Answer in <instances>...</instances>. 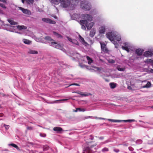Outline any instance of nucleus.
<instances>
[{
    "label": "nucleus",
    "mask_w": 153,
    "mask_h": 153,
    "mask_svg": "<svg viewBox=\"0 0 153 153\" xmlns=\"http://www.w3.org/2000/svg\"><path fill=\"white\" fill-rule=\"evenodd\" d=\"M85 68V70L89 71L90 72H95L97 73L100 74L102 72L111 73L114 71L116 70L120 71H123L127 74H129V72H127L128 70L138 69L141 68H113L109 69L108 68ZM143 68V71L147 72L148 74H153V69L150 68Z\"/></svg>",
    "instance_id": "nucleus-1"
},
{
    "label": "nucleus",
    "mask_w": 153,
    "mask_h": 153,
    "mask_svg": "<svg viewBox=\"0 0 153 153\" xmlns=\"http://www.w3.org/2000/svg\"><path fill=\"white\" fill-rule=\"evenodd\" d=\"M106 36L107 37L114 45L115 48H117L119 45L117 41L119 42L121 40L120 35L117 32L112 31L107 33Z\"/></svg>",
    "instance_id": "nucleus-2"
},
{
    "label": "nucleus",
    "mask_w": 153,
    "mask_h": 153,
    "mask_svg": "<svg viewBox=\"0 0 153 153\" xmlns=\"http://www.w3.org/2000/svg\"><path fill=\"white\" fill-rule=\"evenodd\" d=\"M78 1L79 0H62L61 6L63 8H68L69 10H73Z\"/></svg>",
    "instance_id": "nucleus-3"
},
{
    "label": "nucleus",
    "mask_w": 153,
    "mask_h": 153,
    "mask_svg": "<svg viewBox=\"0 0 153 153\" xmlns=\"http://www.w3.org/2000/svg\"><path fill=\"white\" fill-rule=\"evenodd\" d=\"M142 81L139 79H137L134 77H131L128 81L126 82L127 84V88L131 90L134 91L135 89V88L136 86H135V83H140L142 82Z\"/></svg>",
    "instance_id": "nucleus-4"
},
{
    "label": "nucleus",
    "mask_w": 153,
    "mask_h": 153,
    "mask_svg": "<svg viewBox=\"0 0 153 153\" xmlns=\"http://www.w3.org/2000/svg\"><path fill=\"white\" fill-rule=\"evenodd\" d=\"M81 8L85 11H89L91 8V5L90 3L87 1H83L80 3Z\"/></svg>",
    "instance_id": "nucleus-5"
},
{
    "label": "nucleus",
    "mask_w": 153,
    "mask_h": 153,
    "mask_svg": "<svg viewBox=\"0 0 153 153\" xmlns=\"http://www.w3.org/2000/svg\"><path fill=\"white\" fill-rule=\"evenodd\" d=\"M72 93H76L79 94V95L75 96L78 97H87L89 96H93V94L90 93L82 92L79 90L75 91Z\"/></svg>",
    "instance_id": "nucleus-6"
},
{
    "label": "nucleus",
    "mask_w": 153,
    "mask_h": 153,
    "mask_svg": "<svg viewBox=\"0 0 153 153\" xmlns=\"http://www.w3.org/2000/svg\"><path fill=\"white\" fill-rule=\"evenodd\" d=\"M62 72V70L61 68H55V69L51 72V74L52 75L55 76L56 74L59 76H61ZM50 73H51V72H50L49 74H50Z\"/></svg>",
    "instance_id": "nucleus-7"
},
{
    "label": "nucleus",
    "mask_w": 153,
    "mask_h": 153,
    "mask_svg": "<svg viewBox=\"0 0 153 153\" xmlns=\"http://www.w3.org/2000/svg\"><path fill=\"white\" fill-rule=\"evenodd\" d=\"M34 68V69L33 70V72L32 73V75H35L36 74H40L42 75L44 73H45L44 70H43L42 69L40 68L39 69H37L36 68Z\"/></svg>",
    "instance_id": "nucleus-8"
},
{
    "label": "nucleus",
    "mask_w": 153,
    "mask_h": 153,
    "mask_svg": "<svg viewBox=\"0 0 153 153\" xmlns=\"http://www.w3.org/2000/svg\"><path fill=\"white\" fill-rule=\"evenodd\" d=\"M100 44L101 45V48L102 51L105 53H108L110 51L106 47V45L103 42H100Z\"/></svg>",
    "instance_id": "nucleus-9"
},
{
    "label": "nucleus",
    "mask_w": 153,
    "mask_h": 153,
    "mask_svg": "<svg viewBox=\"0 0 153 153\" xmlns=\"http://www.w3.org/2000/svg\"><path fill=\"white\" fill-rule=\"evenodd\" d=\"M95 72L97 74V73L95 72ZM103 72H102V73H100V74H101V76L102 78L103 79H104L107 82H109L110 81V79L107 78H106V77H109L110 76V73H109V74H103ZM105 73V72H104ZM97 74H98L97 73Z\"/></svg>",
    "instance_id": "nucleus-10"
},
{
    "label": "nucleus",
    "mask_w": 153,
    "mask_h": 153,
    "mask_svg": "<svg viewBox=\"0 0 153 153\" xmlns=\"http://www.w3.org/2000/svg\"><path fill=\"white\" fill-rule=\"evenodd\" d=\"M82 16L83 19H85L89 21H91L93 20V17L91 16L89 14H82Z\"/></svg>",
    "instance_id": "nucleus-11"
},
{
    "label": "nucleus",
    "mask_w": 153,
    "mask_h": 153,
    "mask_svg": "<svg viewBox=\"0 0 153 153\" xmlns=\"http://www.w3.org/2000/svg\"><path fill=\"white\" fill-rule=\"evenodd\" d=\"M53 130L57 133H62L64 131L63 129L59 126L54 127L53 128Z\"/></svg>",
    "instance_id": "nucleus-12"
},
{
    "label": "nucleus",
    "mask_w": 153,
    "mask_h": 153,
    "mask_svg": "<svg viewBox=\"0 0 153 153\" xmlns=\"http://www.w3.org/2000/svg\"><path fill=\"white\" fill-rule=\"evenodd\" d=\"M124 46H122V49L128 52H129V49L128 47H130V45L128 42H125L123 43Z\"/></svg>",
    "instance_id": "nucleus-13"
},
{
    "label": "nucleus",
    "mask_w": 153,
    "mask_h": 153,
    "mask_svg": "<svg viewBox=\"0 0 153 153\" xmlns=\"http://www.w3.org/2000/svg\"><path fill=\"white\" fill-rule=\"evenodd\" d=\"M42 20L44 22L46 23H49L50 24H54L56 23L55 21H53L50 19L48 18H42Z\"/></svg>",
    "instance_id": "nucleus-14"
},
{
    "label": "nucleus",
    "mask_w": 153,
    "mask_h": 153,
    "mask_svg": "<svg viewBox=\"0 0 153 153\" xmlns=\"http://www.w3.org/2000/svg\"><path fill=\"white\" fill-rule=\"evenodd\" d=\"M7 26H10V25H7ZM11 28H17L19 30H21L23 29H26L27 28V27L26 26H25L24 25L22 26H20V25H16V26H10Z\"/></svg>",
    "instance_id": "nucleus-15"
},
{
    "label": "nucleus",
    "mask_w": 153,
    "mask_h": 153,
    "mask_svg": "<svg viewBox=\"0 0 153 153\" xmlns=\"http://www.w3.org/2000/svg\"><path fill=\"white\" fill-rule=\"evenodd\" d=\"M153 54L152 51H145L144 54V56L146 57H151Z\"/></svg>",
    "instance_id": "nucleus-16"
},
{
    "label": "nucleus",
    "mask_w": 153,
    "mask_h": 153,
    "mask_svg": "<svg viewBox=\"0 0 153 153\" xmlns=\"http://www.w3.org/2000/svg\"><path fill=\"white\" fill-rule=\"evenodd\" d=\"M144 51V50L143 49L138 48L135 51V53L137 54V56H141Z\"/></svg>",
    "instance_id": "nucleus-17"
},
{
    "label": "nucleus",
    "mask_w": 153,
    "mask_h": 153,
    "mask_svg": "<svg viewBox=\"0 0 153 153\" xmlns=\"http://www.w3.org/2000/svg\"><path fill=\"white\" fill-rule=\"evenodd\" d=\"M18 7L19 8V9L21 10L24 13L28 15L30 14V12L29 10H28L27 9H25L22 7Z\"/></svg>",
    "instance_id": "nucleus-18"
},
{
    "label": "nucleus",
    "mask_w": 153,
    "mask_h": 153,
    "mask_svg": "<svg viewBox=\"0 0 153 153\" xmlns=\"http://www.w3.org/2000/svg\"><path fill=\"white\" fill-rule=\"evenodd\" d=\"M86 110V109L84 108H76L75 110L73 109V111L74 112H77L78 111L79 112H84Z\"/></svg>",
    "instance_id": "nucleus-19"
},
{
    "label": "nucleus",
    "mask_w": 153,
    "mask_h": 153,
    "mask_svg": "<svg viewBox=\"0 0 153 153\" xmlns=\"http://www.w3.org/2000/svg\"><path fill=\"white\" fill-rule=\"evenodd\" d=\"M117 84L114 82H111L109 83L110 88L112 89L115 88L117 86Z\"/></svg>",
    "instance_id": "nucleus-20"
},
{
    "label": "nucleus",
    "mask_w": 153,
    "mask_h": 153,
    "mask_svg": "<svg viewBox=\"0 0 153 153\" xmlns=\"http://www.w3.org/2000/svg\"><path fill=\"white\" fill-rule=\"evenodd\" d=\"M8 146L10 147L11 146L16 148L18 150H20L19 147L16 144L13 143H11L8 144Z\"/></svg>",
    "instance_id": "nucleus-21"
},
{
    "label": "nucleus",
    "mask_w": 153,
    "mask_h": 153,
    "mask_svg": "<svg viewBox=\"0 0 153 153\" xmlns=\"http://www.w3.org/2000/svg\"><path fill=\"white\" fill-rule=\"evenodd\" d=\"M105 30V26H102L99 28V31L100 34L104 33Z\"/></svg>",
    "instance_id": "nucleus-22"
},
{
    "label": "nucleus",
    "mask_w": 153,
    "mask_h": 153,
    "mask_svg": "<svg viewBox=\"0 0 153 153\" xmlns=\"http://www.w3.org/2000/svg\"><path fill=\"white\" fill-rule=\"evenodd\" d=\"M94 22H91L89 24L86 25H85L86 26L88 30H90L92 28L93 26L94 25Z\"/></svg>",
    "instance_id": "nucleus-23"
},
{
    "label": "nucleus",
    "mask_w": 153,
    "mask_h": 153,
    "mask_svg": "<svg viewBox=\"0 0 153 153\" xmlns=\"http://www.w3.org/2000/svg\"><path fill=\"white\" fill-rule=\"evenodd\" d=\"M55 48L62 50L63 51H65V50L63 48V46L60 44H57L56 45Z\"/></svg>",
    "instance_id": "nucleus-24"
},
{
    "label": "nucleus",
    "mask_w": 153,
    "mask_h": 153,
    "mask_svg": "<svg viewBox=\"0 0 153 153\" xmlns=\"http://www.w3.org/2000/svg\"><path fill=\"white\" fill-rule=\"evenodd\" d=\"M61 1L62 0H51V2L54 4L57 5L60 3H61Z\"/></svg>",
    "instance_id": "nucleus-25"
},
{
    "label": "nucleus",
    "mask_w": 153,
    "mask_h": 153,
    "mask_svg": "<svg viewBox=\"0 0 153 153\" xmlns=\"http://www.w3.org/2000/svg\"><path fill=\"white\" fill-rule=\"evenodd\" d=\"M79 39L80 41L84 45H86L87 44V43L86 42L84 38H82L80 35H79Z\"/></svg>",
    "instance_id": "nucleus-26"
},
{
    "label": "nucleus",
    "mask_w": 153,
    "mask_h": 153,
    "mask_svg": "<svg viewBox=\"0 0 153 153\" xmlns=\"http://www.w3.org/2000/svg\"><path fill=\"white\" fill-rule=\"evenodd\" d=\"M145 62H147L148 64H150L153 67V60L151 59H147L144 61Z\"/></svg>",
    "instance_id": "nucleus-27"
},
{
    "label": "nucleus",
    "mask_w": 153,
    "mask_h": 153,
    "mask_svg": "<svg viewBox=\"0 0 153 153\" xmlns=\"http://www.w3.org/2000/svg\"><path fill=\"white\" fill-rule=\"evenodd\" d=\"M87 60L88 61V64L90 65L93 62V60L92 59L88 56H86Z\"/></svg>",
    "instance_id": "nucleus-28"
},
{
    "label": "nucleus",
    "mask_w": 153,
    "mask_h": 153,
    "mask_svg": "<svg viewBox=\"0 0 153 153\" xmlns=\"http://www.w3.org/2000/svg\"><path fill=\"white\" fill-rule=\"evenodd\" d=\"M98 13L97 10L95 9H92L90 12V13L93 16L97 14Z\"/></svg>",
    "instance_id": "nucleus-29"
},
{
    "label": "nucleus",
    "mask_w": 153,
    "mask_h": 153,
    "mask_svg": "<svg viewBox=\"0 0 153 153\" xmlns=\"http://www.w3.org/2000/svg\"><path fill=\"white\" fill-rule=\"evenodd\" d=\"M77 120L79 121H81L82 120H85V116H78L77 118Z\"/></svg>",
    "instance_id": "nucleus-30"
},
{
    "label": "nucleus",
    "mask_w": 153,
    "mask_h": 153,
    "mask_svg": "<svg viewBox=\"0 0 153 153\" xmlns=\"http://www.w3.org/2000/svg\"><path fill=\"white\" fill-rule=\"evenodd\" d=\"M1 126L2 127H4L6 130H8L10 127L9 125H7L5 123H2L1 124Z\"/></svg>",
    "instance_id": "nucleus-31"
},
{
    "label": "nucleus",
    "mask_w": 153,
    "mask_h": 153,
    "mask_svg": "<svg viewBox=\"0 0 153 153\" xmlns=\"http://www.w3.org/2000/svg\"><path fill=\"white\" fill-rule=\"evenodd\" d=\"M88 23V21L86 20H81L79 22V23L81 25H86Z\"/></svg>",
    "instance_id": "nucleus-32"
},
{
    "label": "nucleus",
    "mask_w": 153,
    "mask_h": 153,
    "mask_svg": "<svg viewBox=\"0 0 153 153\" xmlns=\"http://www.w3.org/2000/svg\"><path fill=\"white\" fill-rule=\"evenodd\" d=\"M7 21L10 24V25H17L18 24V23L17 22L14 21L12 20L8 19L7 20Z\"/></svg>",
    "instance_id": "nucleus-33"
},
{
    "label": "nucleus",
    "mask_w": 153,
    "mask_h": 153,
    "mask_svg": "<svg viewBox=\"0 0 153 153\" xmlns=\"http://www.w3.org/2000/svg\"><path fill=\"white\" fill-rule=\"evenodd\" d=\"M108 120L114 123H120V120H115L111 119H108Z\"/></svg>",
    "instance_id": "nucleus-34"
},
{
    "label": "nucleus",
    "mask_w": 153,
    "mask_h": 153,
    "mask_svg": "<svg viewBox=\"0 0 153 153\" xmlns=\"http://www.w3.org/2000/svg\"><path fill=\"white\" fill-rule=\"evenodd\" d=\"M28 53L30 54H38V52L37 51H36L32 50H30L28 52Z\"/></svg>",
    "instance_id": "nucleus-35"
},
{
    "label": "nucleus",
    "mask_w": 153,
    "mask_h": 153,
    "mask_svg": "<svg viewBox=\"0 0 153 153\" xmlns=\"http://www.w3.org/2000/svg\"><path fill=\"white\" fill-rule=\"evenodd\" d=\"M49 148V146L47 145H43L42 147L43 150L44 151H47L48 150Z\"/></svg>",
    "instance_id": "nucleus-36"
},
{
    "label": "nucleus",
    "mask_w": 153,
    "mask_h": 153,
    "mask_svg": "<svg viewBox=\"0 0 153 153\" xmlns=\"http://www.w3.org/2000/svg\"><path fill=\"white\" fill-rule=\"evenodd\" d=\"M53 34L57 38H62V36L60 34H59L58 33H57L55 31L53 32Z\"/></svg>",
    "instance_id": "nucleus-37"
},
{
    "label": "nucleus",
    "mask_w": 153,
    "mask_h": 153,
    "mask_svg": "<svg viewBox=\"0 0 153 153\" xmlns=\"http://www.w3.org/2000/svg\"><path fill=\"white\" fill-rule=\"evenodd\" d=\"M44 39L46 40H48L49 41L51 42L52 41H54V40L52 39L51 37L49 36H46L45 37Z\"/></svg>",
    "instance_id": "nucleus-38"
},
{
    "label": "nucleus",
    "mask_w": 153,
    "mask_h": 153,
    "mask_svg": "<svg viewBox=\"0 0 153 153\" xmlns=\"http://www.w3.org/2000/svg\"><path fill=\"white\" fill-rule=\"evenodd\" d=\"M23 41L24 43L27 44H30L31 43V41L26 39H23Z\"/></svg>",
    "instance_id": "nucleus-39"
},
{
    "label": "nucleus",
    "mask_w": 153,
    "mask_h": 153,
    "mask_svg": "<svg viewBox=\"0 0 153 153\" xmlns=\"http://www.w3.org/2000/svg\"><path fill=\"white\" fill-rule=\"evenodd\" d=\"M147 88H149L151 87L152 84L150 82L147 81V83L145 84Z\"/></svg>",
    "instance_id": "nucleus-40"
},
{
    "label": "nucleus",
    "mask_w": 153,
    "mask_h": 153,
    "mask_svg": "<svg viewBox=\"0 0 153 153\" xmlns=\"http://www.w3.org/2000/svg\"><path fill=\"white\" fill-rule=\"evenodd\" d=\"M72 79L73 80H76V79H79L81 80H84L85 81H86V80H87V79H85V78H83L81 77H77V78H73Z\"/></svg>",
    "instance_id": "nucleus-41"
},
{
    "label": "nucleus",
    "mask_w": 153,
    "mask_h": 153,
    "mask_svg": "<svg viewBox=\"0 0 153 153\" xmlns=\"http://www.w3.org/2000/svg\"><path fill=\"white\" fill-rule=\"evenodd\" d=\"M39 136L42 137H45L47 136L46 134L44 133H39Z\"/></svg>",
    "instance_id": "nucleus-42"
},
{
    "label": "nucleus",
    "mask_w": 153,
    "mask_h": 153,
    "mask_svg": "<svg viewBox=\"0 0 153 153\" xmlns=\"http://www.w3.org/2000/svg\"><path fill=\"white\" fill-rule=\"evenodd\" d=\"M57 44V42H51V43L50 44V45L55 48L56 45Z\"/></svg>",
    "instance_id": "nucleus-43"
},
{
    "label": "nucleus",
    "mask_w": 153,
    "mask_h": 153,
    "mask_svg": "<svg viewBox=\"0 0 153 153\" xmlns=\"http://www.w3.org/2000/svg\"><path fill=\"white\" fill-rule=\"evenodd\" d=\"M95 119L98 120H108V119H106L104 118L101 117H95Z\"/></svg>",
    "instance_id": "nucleus-44"
},
{
    "label": "nucleus",
    "mask_w": 153,
    "mask_h": 153,
    "mask_svg": "<svg viewBox=\"0 0 153 153\" xmlns=\"http://www.w3.org/2000/svg\"><path fill=\"white\" fill-rule=\"evenodd\" d=\"M95 34V32L93 30H91L90 33V36L91 37H93Z\"/></svg>",
    "instance_id": "nucleus-45"
},
{
    "label": "nucleus",
    "mask_w": 153,
    "mask_h": 153,
    "mask_svg": "<svg viewBox=\"0 0 153 153\" xmlns=\"http://www.w3.org/2000/svg\"><path fill=\"white\" fill-rule=\"evenodd\" d=\"M127 123H131L133 122H137V121L134 119H127Z\"/></svg>",
    "instance_id": "nucleus-46"
},
{
    "label": "nucleus",
    "mask_w": 153,
    "mask_h": 153,
    "mask_svg": "<svg viewBox=\"0 0 153 153\" xmlns=\"http://www.w3.org/2000/svg\"><path fill=\"white\" fill-rule=\"evenodd\" d=\"M143 142V141L141 139H138L135 142L136 144H141Z\"/></svg>",
    "instance_id": "nucleus-47"
},
{
    "label": "nucleus",
    "mask_w": 153,
    "mask_h": 153,
    "mask_svg": "<svg viewBox=\"0 0 153 153\" xmlns=\"http://www.w3.org/2000/svg\"><path fill=\"white\" fill-rule=\"evenodd\" d=\"M109 151V149L107 147H104L102 150V151L103 152H106Z\"/></svg>",
    "instance_id": "nucleus-48"
},
{
    "label": "nucleus",
    "mask_w": 153,
    "mask_h": 153,
    "mask_svg": "<svg viewBox=\"0 0 153 153\" xmlns=\"http://www.w3.org/2000/svg\"><path fill=\"white\" fill-rule=\"evenodd\" d=\"M107 60L109 63H114L115 62V61L112 59H107Z\"/></svg>",
    "instance_id": "nucleus-49"
},
{
    "label": "nucleus",
    "mask_w": 153,
    "mask_h": 153,
    "mask_svg": "<svg viewBox=\"0 0 153 153\" xmlns=\"http://www.w3.org/2000/svg\"><path fill=\"white\" fill-rule=\"evenodd\" d=\"M112 78H115L119 77V75L115 74H113L111 75Z\"/></svg>",
    "instance_id": "nucleus-50"
},
{
    "label": "nucleus",
    "mask_w": 153,
    "mask_h": 153,
    "mask_svg": "<svg viewBox=\"0 0 153 153\" xmlns=\"http://www.w3.org/2000/svg\"><path fill=\"white\" fill-rule=\"evenodd\" d=\"M26 1L29 4H33L34 2L33 0H26Z\"/></svg>",
    "instance_id": "nucleus-51"
},
{
    "label": "nucleus",
    "mask_w": 153,
    "mask_h": 153,
    "mask_svg": "<svg viewBox=\"0 0 153 153\" xmlns=\"http://www.w3.org/2000/svg\"><path fill=\"white\" fill-rule=\"evenodd\" d=\"M95 117H93L91 116H85V120L88 119H94L95 118Z\"/></svg>",
    "instance_id": "nucleus-52"
},
{
    "label": "nucleus",
    "mask_w": 153,
    "mask_h": 153,
    "mask_svg": "<svg viewBox=\"0 0 153 153\" xmlns=\"http://www.w3.org/2000/svg\"><path fill=\"white\" fill-rule=\"evenodd\" d=\"M147 144L149 145L153 144V140H151L148 141Z\"/></svg>",
    "instance_id": "nucleus-53"
},
{
    "label": "nucleus",
    "mask_w": 153,
    "mask_h": 153,
    "mask_svg": "<svg viewBox=\"0 0 153 153\" xmlns=\"http://www.w3.org/2000/svg\"><path fill=\"white\" fill-rule=\"evenodd\" d=\"M87 100H82L80 101L79 103L82 104H86L87 103Z\"/></svg>",
    "instance_id": "nucleus-54"
},
{
    "label": "nucleus",
    "mask_w": 153,
    "mask_h": 153,
    "mask_svg": "<svg viewBox=\"0 0 153 153\" xmlns=\"http://www.w3.org/2000/svg\"><path fill=\"white\" fill-rule=\"evenodd\" d=\"M0 6L3 8L6 9V7L3 4L0 3Z\"/></svg>",
    "instance_id": "nucleus-55"
},
{
    "label": "nucleus",
    "mask_w": 153,
    "mask_h": 153,
    "mask_svg": "<svg viewBox=\"0 0 153 153\" xmlns=\"http://www.w3.org/2000/svg\"><path fill=\"white\" fill-rule=\"evenodd\" d=\"M71 85H75V86H80V85L79 84L76 83H73L71 84Z\"/></svg>",
    "instance_id": "nucleus-56"
},
{
    "label": "nucleus",
    "mask_w": 153,
    "mask_h": 153,
    "mask_svg": "<svg viewBox=\"0 0 153 153\" xmlns=\"http://www.w3.org/2000/svg\"><path fill=\"white\" fill-rule=\"evenodd\" d=\"M113 151L114 152L116 153H118L120 152V150L118 149H116V148L114 149H113Z\"/></svg>",
    "instance_id": "nucleus-57"
},
{
    "label": "nucleus",
    "mask_w": 153,
    "mask_h": 153,
    "mask_svg": "<svg viewBox=\"0 0 153 153\" xmlns=\"http://www.w3.org/2000/svg\"><path fill=\"white\" fill-rule=\"evenodd\" d=\"M128 149L131 152L133 151L134 149V148L131 146L129 147L128 148Z\"/></svg>",
    "instance_id": "nucleus-58"
},
{
    "label": "nucleus",
    "mask_w": 153,
    "mask_h": 153,
    "mask_svg": "<svg viewBox=\"0 0 153 153\" xmlns=\"http://www.w3.org/2000/svg\"><path fill=\"white\" fill-rule=\"evenodd\" d=\"M67 38L69 41L73 43V42L72 41V39L71 38H70L68 36H67Z\"/></svg>",
    "instance_id": "nucleus-59"
},
{
    "label": "nucleus",
    "mask_w": 153,
    "mask_h": 153,
    "mask_svg": "<svg viewBox=\"0 0 153 153\" xmlns=\"http://www.w3.org/2000/svg\"><path fill=\"white\" fill-rule=\"evenodd\" d=\"M81 25V28L82 29L84 30H86V27L84 25Z\"/></svg>",
    "instance_id": "nucleus-60"
},
{
    "label": "nucleus",
    "mask_w": 153,
    "mask_h": 153,
    "mask_svg": "<svg viewBox=\"0 0 153 153\" xmlns=\"http://www.w3.org/2000/svg\"><path fill=\"white\" fill-rule=\"evenodd\" d=\"M33 127L31 126H27V129L28 130H31L33 129Z\"/></svg>",
    "instance_id": "nucleus-61"
},
{
    "label": "nucleus",
    "mask_w": 153,
    "mask_h": 153,
    "mask_svg": "<svg viewBox=\"0 0 153 153\" xmlns=\"http://www.w3.org/2000/svg\"><path fill=\"white\" fill-rule=\"evenodd\" d=\"M89 139L90 140H93L94 139V136L93 135H90L89 136Z\"/></svg>",
    "instance_id": "nucleus-62"
},
{
    "label": "nucleus",
    "mask_w": 153,
    "mask_h": 153,
    "mask_svg": "<svg viewBox=\"0 0 153 153\" xmlns=\"http://www.w3.org/2000/svg\"><path fill=\"white\" fill-rule=\"evenodd\" d=\"M110 141V140L109 139H108L104 141V143H106Z\"/></svg>",
    "instance_id": "nucleus-63"
},
{
    "label": "nucleus",
    "mask_w": 153,
    "mask_h": 153,
    "mask_svg": "<svg viewBox=\"0 0 153 153\" xmlns=\"http://www.w3.org/2000/svg\"><path fill=\"white\" fill-rule=\"evenodd\" d=\"M120 123H121V122L127 123V120H120Z\"/></svg>",
    "instance_id": "nucleus-64"
}]
</instances>
